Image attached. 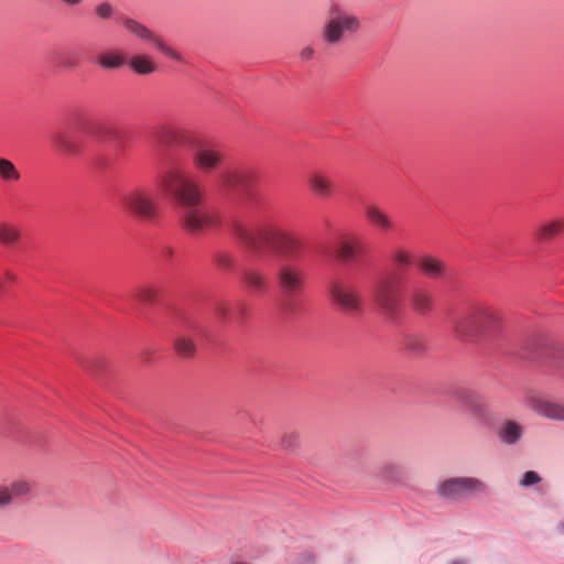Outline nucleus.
<instances>
[{"mask_svg":"<svg viewBox=\"0 0 564 564\" xmlns=\"http://www.w3.org/2000/svg\"><path fill=\"white\" fill-rule=\"evenodd\" d=\"M19 240V231L6 224H0V243L11 247Z\"/></svg>","mask_w":564,"mask_h":564,"instance_id":"obj_27","label":"nucleus"},{"mask_svg":"<svg viewBox=\"0 0 564 564\" xmlns=\"http://www.w3.org/2000/svg\"><path fill=\"white\" fill-rule=\"evenodd\" d=\"M368 292L381 312L391 321L398 317L404 294L419 314L424 315L433 307L430 286L422 281L405 284V275L399 271L381 269L375 272L369 279Z\"/></svg>","mask_w":564,"mask_h":564,"instance_id":"obj_3","label":"nucleus"},{"mask_svg":"<svg viewBox=\"0 0 564 564\" xmlns=\"http://www.w3.org/2000/svg\"><path fill=\"white\" fill-rule=\"evenodd\" d=\"M314 556L308 552L300 554L299 557L296 558V564H314Z\"/></svg>","mask_w":564,"mask_h":564,"instance_id":"obj_36","label":"nucleus"},{"mask_svg":"<svg viewBox=\"0 0 564 564\" xmlns=\"http://www.w3.org/2000/svg\"><path fill=\"white\" fill-rule=\"evenodd\" d=\"M241 280L248 290L254 293L265 291L269 285L268 278L258 269H248L243 271Z\"/></svg>","mask_w":564,"mask_h":564,"instance_id":"obj_18","label":"nucleus"},{"mask_svg":"<svg viewBox=\"0 0 564 564\" xmlns=\"http://www.w3.org/2000/svg\"><path fill=\"white\" fill-rule=\"evenodd\" d=\"M365 217L371 226L382 232H388L393 228V223L390 217L376 205L365 206Z\"/></svg>","mask_w":564,"mask_h":564,"instance_id":"obj_15","label":"nucleus"},{"mask_svg":"<svg viewBox=\"0 0 564 564\" xmlns=\"http://www.w3.org/2000/svg\"><path fill=\"white\" fill-rule=\"evenodd\" d=\"M563 228V220H553L551 223L543 224L540 227H538L535 230V236L538 239L546 240L560 234Z\"/></svg>","mask_w":564,"mask_h":564,"instance_id":"obj_24","label":"nucleus"},{"mask_svg":"<svg viewBox=\"0 0 564 564\" xmlns=\"http://www.w3.org/2000/svg\"><path fill=\"white\" fill-rule=\"evenodd\" d=\"M0 178L8 184L17 183L21 178V174L12 161L0 158Z\"/></svg>","mask_w":564,"mask_h":564,"instance_id":"obj_23","label":"nucleus"},{"mask_svg":"<svg viewBox=\"0 0 564 564\" xmlns=\"http://www.w3.org/2000/svg\"><path fill=\"white\" fill-rule=\"evenodd\" d=\"M390 259L400 268L410 267L415 263L410 252L403 249L393 250L390 254Z\"/></svg>","mask_w":564,"mask_h":564,"instance_id":"obj_28","label":"nucleus"},{"mask_svg":"<svg viewBox=\"0 0 564 564\" xmlns=\"http://www.w3.org/2000/svg\"><path fill=\"white\" fill-rule=\"evenodd\" d=\"M86 137H90L97 144L113 143L116 148H124L127 134L113 126L95 122L87 128L78 127L57 130L51 133L52 145L62 154L73 158H85L97 169H107L110 158L101 153L100 149L89 147Z\"/></svg>","mask_w":564,"mask_h":564,"instance_id":"obj_4","label":"nucleus"},{"mask_svg":"<svg viewBox=\"0 0 564 564\" xmlns=\"http://www.w3.org/2000/svg\"><path fill=\"white\" fill-rule=\"evenodd\" d=\"M314 48L311 46H306L300 52V57L303 62H306L312 59L314 57Z\"/></svg>","mask_w":564,"mask_h":564,"instance_id":"obj_37","label":"nucleus"},{"mask_svg":"<svg viewBox=\"0 0 564 564\" xmlns=\"http://www.w3.org/2000/svg\"><path fill=\"white\" fill-rule=\"evenodd\" d=\"M94 11L95 14L102 20L111 19L115 12L112 6L109 2H100L96 4Z\"/></svg>","mask_w":564,"mask_h":564,"instance_id":"obj_31","label":"nucleus"},{"mask_svg":"<svg viewBox=\"0 0 564 564\" xmlns=\"http://www.w3.org/2000/svg\"><path fill=\"white\" fill-rule=\"evenodd\" d=\"M59 65L64 69H75L79 65V59L75 55H65L61 57Z\"/></svg>","mask_w":564,"mask_h":564,"instance_id":"obj_33","label":"nucleus"},{"mask_svg":"<svg viewBox=\"0 0 564 564\" xmlns=\"http://www.w3.org/2000/svg\"><path fill=\"white\" fill-rule=\"evenodd\" d=\"M487 491L485 481L477 477H451L441 481L436 487L437 496L446 501H464Z\"/></svg>","mask_w":564,"mask_h":564,"instance_id":"obj_8","label":"nucleus"},{"mask_svg":"<svg viewBox=\"0 0 564 564\" xmlns=\"http://www.w3.org/2000/svg\"><path fill=\"white\" fill-rule=\"evenodd\" d=\"M449 397L458 402L474 416L482 419L486 416V404L481 395L465 387H455L448 392Z\"/></svg>","mask_w":564,"mask_h":564,"instance_id":"obj_11","label":"nucleus"},{"mask_svg":"<svg viewBox=\"0 0 564 564\" xmlns=\"http://www.w3.org/2000/svg\"><path fill=\"white\" fill-rule=\"evenodd\" d=\"M310 189L321 197L329 196L333 193L334 184L319 171L310 172L306 175Z\"/></svg>","mask_w":564,"mask_h":564,"instance_id":"obj_16","label":"nucleus"},{"mask_svg":"<svg viewBox=\"0 0 564 564\" xmlns=\"http://www.w3.org/2000/svg\"><path fill=\"white\" fill-rule=\"evenodd\" d=\"M7 279L8 280H14V276L10 272H7Z\"/></svg>","mask_w":564,"mask_h":564,"instance_id":"obj_41","label":"nucleus"},{"mask_svg":"<svg viewBox=\"0 0 564 564\" xmlns=\"http://www.w3.org/2000/svg\"><path fill=\"white\" fill-rule=\"evenodd\" d=\"M127 57L118 51H102L97 54L96 63L104 69H117L126 65Z\"/></svg>","mask_w":564,"mask_h":564,"instance_id":"obj_19","label":"nucleus"},{"mask_svg":"<svg viewBox=\"0 0 564 564\" xmlns=\"http://www.w3.org/2000/svg\"><path fill=\"white\" fill-rule=\"evenodd\" d=\"M172 254H173V250H172L171 247H169V246H162L161 247V257H162V259L167 260V259H170L172 257Z\"/></svg>","mask_w":564,"mask_h":564,"instance_id":"obj_38","label":"nucleus"},{"mask_svg":"<svg viewBox=\"0 0 564 564\" xmlns=\"http://www.w3.org/2000/svg\"><path fill=\"white\" fill-rule=\"evenodd\" d=\"M405 349L412 354H420L423 351L425 344L424 340L415 335H409L404 339Z\"/></svg>","mask_w":564,"mask_h":564,"instance_id":"obj_30","label":"nucleus"},{"mask_svg":"<svg viewBox=\"0 0 564 564\" xmlns=\"http://www.w3.org/2000/svg\"><path fill=\"white\" fill-rule=\"evenodd\" d=\"M417 268L426 275L436 279L445 274L444 263L433 257L424 256L415 260Z\"/></svg>","mask_w":564,"mask_h":564,"instance_id":"obj_21","label":"nucleus"},{"mask_svg":"<svg viewBox=\"0 0 564 564\" xmlns=\"http://www.w3.org/2000/svg\"><path fill=\"white\" fill-rule=\"evenodd\" d=\"M147 140L158 189L175 207L182 229L198 238L210 228L227 227L261 265L273 272L283 295V310L293 313L305 288L307 242L281 230L263 208L257 207L240 219L206 206L205 191L186 169L184 159L191 158L203 173H214L210 186L219 199H236L243 194L253 200L252 170L225 164L220 151L185 129L156 124L147 132Z\"/></svg>","mask_w":564,"mask_h":564,"instance_id":"obj_1","label":"nucleus"},{"mask_svg":"<svg viewBox=\"0 0 564 564\" xmlns=\"http://www.w3.org/2000/svg\"><path fill=\"white\" fill-rule=\"evenodd\" d=\"M541 480H542V478L540 477V475L536 471L527 470L522 475L521 479L519 480V485L521 487L528 488V487L539 484Z\"/></svg>","mask_w":564,"mask_h":564,"instance_id":"obj_32","label":"nucleus"},{"mask_svg":"<svg viewBox=\"0 0 564 564\" xmlns=\"http://www.w3.org/2000/svg\"><path fill=\"white\" fill-rule=\"evenodd\" d=\"M213 260L215 264L223 270H229L234 265L232 257L225 251H216L213 253Z\"/></svg>","mask_w":564,"mask_h":564,"instance_id":"obj_29","label":"nucleus"},{"mask_svg":"<svg viewBox=\"0 0 564 564\" xmlns=\"http://www.w3.org/2000/svg\"><path fill=\"white\" fill-rule=\"evenodd\" d=\"M297 443V434L294 432L284 433L282 437V447L284 449H291L293 448Z\"/></svg>","mask_w":564,"mask_h":564,"instance_id":"obj_34","label":"nucleus"},{"mask_svg":"<svg viewBox=\"0 0 564 564\" xmlns=\"http://www.w3.org/2000/svg\"><path fill=\"white\" fill-rule=\"evenodd\" d=\"M379 476L386 481L399 484L403 480L404 470L401 465L387 462L380 467Z\"/></svg>","mask_w":564,"mask_h":564,"instance_id":"obj_22","label":"nucleus"},{"mask_svg":"<svg viewBox=\"0 0 564 564\" xmlns=\"http://www.w3.org/2000/svg\"><path fill=\"white\" fill-rule=\"evenodd\" d=\"M449 323L459 339L471 343L495 338L502 329L499 314L482 306L455 314L449 317Z\"/></svg>","mask_w":564,"mask_h":564,"instance_id":"obj_5","label":"nucleus"},{"mask_svg":"<svg viewBox=\"0 0 564 564\" xmlns=\"http://www.w3.org/2000/svg\"><path fill=\"white\" fill-rule=\"evenodd\" d=\"M359 26L357 17L348 14L333 4L329 9V19L324 25L323 40L330 45L338 44L345 32L354 33Z\"/></svg>","mask_w":564,"mask_h":564,"instance_id":"obj_9","label":"nucleus"},{"mask_svg":"<svg viewBox=\"0 0 564 564\" xmlns=\"http://www.w3.org/2000/svg\"><path fill=\"white\" fill-rule=\"evenodd\" d=\"M32 491V484L25 479L13 481L10 487H0V508L9 506L13 500L28 497Z\"/></svg>","mask_w":564,"mask_h":564,"instance_id":"obj_13","label":"nucleus"},{"mask_svg":"<svg viewBox=\"0 0 564 564\" xmlns=\"http://www.w3.org/2000/svg\"><path fill=\"white\" fill-rule=\"evenodd\" d=\"M498 440L507 446H516L523 436V427L512 420H503L497 425Z\"/></svg>","mask_w":564,"mask_h":564,"instance_id":"obj_14","label":"nucleus"},{"mask_svg":"<svg viewBox=\"0 0 564 564\" xmlns=\"http://www.w3.org/2000/svg\"><path fill=\"white\" fill-rule=\"evenodd\" d=\"M532 406L539 414L547 419L564 421V406L562 405L542 399H534Z\"/></svg>","mask_w":564,"mask_h":564,"instance_id":"obj_20","label":"nucleus"},{"mask_svg":"<svg viewBox=\"0 0 564 564\" xmlns=\"http://www.w3.org/2000/svg\"><path fill=\"white\" fill-rule=\"evenodd\" d=\"M337 261L346 269H330L324 276V284L332 304L350 318H357L365 311V299L355 283L351 273L369 265V260L360 246L343 242L335 252Z\"/></svg>","mask_w":564,"mask_h":564,"instance_id":"obj_2","label":"nucleus"},{"mask_svg":"<svg viewBox=\"0 0 564 564\" xmlns=\"http://www.w3.org/2000/svg\"><path fill=\"white\" fill-rule=\"evenodd\" d=\"M175 323L174 349L178 356L192 357L198 345L215 343L217 333L209 329L205 323L193 312L185 308L173 311Z\"/></svg>","mask_w":564,"mask_h":564,"instance_id":"obj_6","label":"nucleus"},{"mask_svg":"<svg viewBox=\"0 0 564 564\" xmlns=\"http://www.w3.org/2000/svg\"><path fill=\"white\" fill-rule=\"evenodd\" d=\"M214 313L216 318L220 323H226L229 321L240 322L245 318L247 314V310L242 303H237V305L232 308L226 306L223 303L214 304Z\"/></svg>","mask_w":564,"mask_h":564,"instance_id":"obj_17","label":"nucleus"},{"mask_svg":"<svg viewBox=\"0 0 564 564\" xmlns=\"http://www.w3.org/2000/svg\"><path fill=\"white\" fill-rule=\"evenodd\" d=\"M158 300V291L152 288H144L137 291L133 295L130 296L129 301L133 305L138 304H153Z\"/></svg>","mask_w":564,"mask_h":564,"instance_id":"obj_25","label":"nucleus"},{"mask_svg":"<svg viewBox=\"0 0 564 564\" xmlns=\"http://www.w3.org/2000/svg\"><path fill=\"white\" fill-rule=\"evenodd\" d=\"M561 527H562V529H564V522H561Z\"/></svg>","mask_w":564,"mask_h":564,"instance_id":"obj_42","label":"nucleus"},{"mask_svg":"<svg viewBox=\"0 0 564 564\" xmlns=\"http://www.w3.org/2000/svg\"><path fill=\"white\" fill-rule=\"evenodd\" d=\"M127 64L140 75L151 74L155 70L154 65L148 58L140 55L132 56Z\"/></svg>","mask_w":564,"mask_h":564,"instance_id":"obj_26","label":"nucleus"},{"mask_svg":"<svg viewBox=\"0 0 564 564\" xmlns=\"http://www.w3.org/2000/svg\"><path fill=\"white\" fill-rule=\"evenodd\" d=\"M59 1L70 8H77V7L82 6L84 2V0H59Z\"/></svg>","mask_w":564,"mask_h":564,"instance_id":"obj_39","label":"nucleus"},{"mask_svg":"<svg viewBox=\"0 0 564 564\" xmlns=\"http://www.w3.org/2000/svg\"><path fill=\"white\" fill-rule=\"evenodd\" d=\"M78 362L82 365L84 369L89 371H93L94 369L101 367V362L97 359L85 358L79 359Z\"/></svg>","mask_w":564,"mask_h":564,"instance_id":"obj_35","label":"nucleus"},{"mask_svg":"<svg viewBox=\"0 0 564 564\" xmlns=\"http://www.w3.org/2000/svg\"><path fill=\"white\" fill-rule=\"evenodd\" d=\"M121 23L129 33L135 35L144 42L151 43L167 57L176 62H184V58L181 54H178L173 48L169 47L159 36H156L149 28H147L141 22L132 18H122Z\"/></svg>","mask_w":564,"mask_h":564,"instance_id":"obj_10","label":"nucleus"},{"mask_svg":"<svg viewBox=\"0 0 564 564\" xmlns=\"http://www.w3.org/2000/svg\"><path fill=\"white\" fill-rule=\"evenodd\" d=\"M123 209L134 218L156 224L159 218V205L151 187L134 186L119 195Z\"/></svg>","mask_w":564,"mask_h":564,"instance_id":"obj_7","label":"nucleus"},{"mask_svg":"<svg viewBox=\"0 0 564 564\" xmlns=\"http://www.w3.org/2000/svg\"><path fill=\"white\" fill-rule=\"evenodd\" d=\"M446 564H469L467 558H454L448 561Z\"/></svg>","mask_w":564,"mask_h":564,"instance_id":"obj_40","label":"nucleus"},{"mask_svg":"<svg viewBox=\"0 0 564 564\" xmlns=\"http://www.w3.org/2000/svg\"><path fill=\"white\" fill-rule=\"evenodd\" d=\"M521 358L523 359H533L538 362L550 365L554 368H557L562 371V376L564 377V349L555 347V346H547L542 348L539 352L535 355H521Z\"/></svg>","mask_w":564,"mask_h":564,"instance_id":"obj_12","label":"nucleus"}]
</instances>
